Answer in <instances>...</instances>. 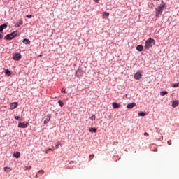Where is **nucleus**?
I'll list each match as a JSON object with an SVG mask.
<instances>
[{
    "label": "nucleus",
    "mask_w": 179,
    "mask_h": 179,
    "mask_svg": "<svg viewBox=\"0 0 179 179\" xmlns=\"http://www.w3.org/2000/svg\"><path fill=\"white\" fill-rule=\"evenodd\" d=\"M144 136H149V134H148V133H144Z\"/></svg>",
    "instance_id": "obj_35"
},
{
    "label": "nucleus",
    "mask_w": 179,
    "mask_h": 179,
    "mask_svg": "<svg viewBox=\"0 0 179 179\" xmlns=\"http://www.w3.org/2000/svg\"><path fill=\"white\" fill-rule=\"evenodd\" d=\"M46 153H48V150H46Z\"/></svg>",
    "instance_id": "obj_40"
},
{
    "label": "nucleus",
    "mask_w": 179,
    "mask_h": 179,
    "mask_svg": "<svg viewBox=\"0 0 179 179\" xmlns=\"http://www.w3.org/2000/svg\"><path fill=\"white\" fill-rule=\"evenodd\" d=\"M93 157H94V155H90V160L93 159Z\"/></svg>",
    "instance_id": "obj_30"
},
{
    "label": "nucleus",
    "mask_w": 179,
    "mask_h": 179,
    "mask_svg": "<svg viewBox=\"0 0 179 179\" xmlns=\"http://www.w3.org/2000/svg\"><path fill=\"white\" fill-rule=\"evenodd\" d=\"M108 16H110V13L107 12H103V19H108Z\"/></svg>",
    "instance_id": "obj_12"
},
{
    "label": "nucleus",
    "mask_w": 179,
    "mask_h": 179,
    "mask_svg": "<svg viewBox=\"0 0 179 179\" xmlns=\"http://www.w3.org/2000/svg\"><path fill=\"white\" fill-rule=\"evenodd\" d=\"M10 34L13 36V38H15V37H16V36H17V31H15L10 33Z\"/></svg>",
    "instance_id": "obj_17"
},
{
    "label": "nucleus",
    "mask_w": 179,
    "mask_h": 179,
    "mask_svg": "<svg viewBox=\"0 0 179 179\" xmlns=\"http://www.w3.org/2000/svg\"><path fill=\"white\" fill-rule=\"evenodd\" d=\"M38 174H41V175L44 174V171H43V170L39 171L38 172Z\"/></svg>",
    "instance_id": "obj_29"
},
{
    "label": "nucleus",
    "mask_w": 179,
    "mask_h": 179,
    "mask_svg": "<svg viewBox=\"0 0 179 179\" xmlns=\"http://www.w3.org/2000/svg\"><path fill=\"white\" fill-rule=\"evenodd\" d=\"M12 169H10V167H5L4 168V171H7V172H9Z\"/></svg>",
    "instance_id": "obj_26"
},
{
    "label": "nucleus",
    "mask_w": 179,
    "mask_h": 179,
    "mask_svg": "<svg viewBox=\"0 0 179 179\" xmlns=\"http://www.w3.org/2000/svg\"><path fill=\"white\" fill-rule=\"evenodd\" d=\"M90 119H91L92 121H94V120H96V115H92Z\"/></svg>",
    "instance_id": "obj_28"
},
{
    "label": "nucleus",
    "mask_w": 179,
    "mask_h": 179,
    "mask_svg": "<svg viewBox=\"0 0 179 179\" xmlns=\"http://www.w3.org/2000/svg\"><path fill=\"white\" fill-rule=\"evenodd\" d=\"M172 87H179V83L172 84Z\"/></svg>",
    "instance_id": "obj_23"
},
{
    "label": "nucleus",
    "mask_w": 179,
    "mask_h": 179,
    "mask_svg": "<svg viewBox=\"0 0 179 179\" xmlns=\"http://www.w3.org/2000/svg\"><path fill=\"white\" fill-rule=\"evenodd\" d=\"M48 150L54 151V150H52V148H48Z\"/></svg>",
    "instance_id": "obj_37"
},
{
    "label": "nucleus",
    "mask_w": 179,
    "mask_h": 179,
    "mask_svg": "<svg viewBox=\"0 0 179 179\" xmlns=\"http://www.w3.org/2000/svg\"><path fill=\"white\" fill-rule=\"evenodd\" d=\"M90 132L96 134V132H97V129H96V128H90Z\"/></svg>",
    "instance_id": "obj_18"
},
{
    "label": "nucleus",
    "mask_w": 179,
    "mask_h": 179,
    "mask_svg": "<svg viewBox=\"0 0 179 179\" xmlns=\"http://www.w3.org/2000/svg\"><path fill=\"white\" fill-rule=\"evenodd\" d=\"M166 6L165 4L162 3L160 4L157 8H156V17H159V15H162L163 13V10H164V7Z\"/></svg>",
    "instance_id": "obj_2"
},
{
    "label": "nucleus",
    "mask_w": 179,
    "mask_h": 179,
    "mask_svg": "<svg viewBox=\"0 0 179 179\" xmlns=\"http://www.w3.org/2000/svg\"><path fill=\"white\" fill-rule=\"evenodd\" d=\"M27 127H29V122H20L18 124V128H27Z\"/></svg>",
    "instance_id": "obj_5"
},
{
    "label": "nucleus",
    "mask_w": 179,
    "mask_h": 179,
    "mask_svg": "<svg viewBox=\"0 0 179 179\" xmlns=\"http://www.w3.org/2000/svg\"><path fill=\"white\" fill-rule=\"evenodd\" d=\"M26 17H27V19H31V17H33V15H27Z\"/></svg>",
    "instance_id": "obj_31"
},
{
    "label": "nucleus",
    "mask_w": 179,
    "mask_h": 179,
    "mask_svg": "<svg viewBox=\"0 0 179 179\" xmlns=\"http://www.w3.org/2000/svg\"><path fill=\"white\" fill-rule=\"evenodd\" d=\"M137 51L141 52L143 50V46L142 45H139L136 47Z\"/></svg>",
    "instance_id": "obj_15"
},
{
    "label": "nucleus",
    "mask_w": 179,
    "mask_h": 179,
    "mask_svg": "<svg viewBox=\"0 0 179 179\" xmlns=\"http://www.w3.org/2000/svg\"><path fill=\"white\" fill-rule=\"evenodd\" d=\"M22 24H23V21H20L19 23H17L15 24L16 27H20V26H22Z\"/></svg>",
    "instance_id": "obj_22"
},
{
    "label": "nucleus",
    "mask_w": 179,
    "mask_h": 179,
    "mask_svg": "<svg viewBox=\"0 0 179 179\" xmlns=\"http://www.w3.org/2000/svg\"><path fill=\"white\" fill-rule=\"evenodd\" d=\"M169 94V92L167 91H162L160 92V96H166V94Z\"/></svg>",
    "instance_id": "obj_21"
},
{
    "label": "nucleus",
    "mask_w": 179,
    "mask_h": 179,
    "mask_svg": "<svg viewBox=\"0 0 179 179\" xmlns=\"http://www.w3.org/2000/svg\"><path fill=\"white\" fill-rule=\"evenodd\" d=\"M59 145H61V143L57 142L56 145H55V149H59Z\"/></svg>",
    "instance_id": "obj_27"
},
{
    "label": "nucleus",
    "mask_w": 179,
    "mask_h": 179,
    "mask_svg": "<svg viewBox=\"0 0 179 179\" xmlns=\"http://www.w3.org/2000/svg\"><path fill=\"white\" fill-rule=\"evenodd\" d=\"M17 106H18L17 102H13V103H10V108L12 110H15V108H17Z\"/></svg>",
    "instance_id": "obj_7"
},
{
    "label": "nucleus",
    "mask_w": 179,
    "mask_h": 179,
    "mask_svg": "<svg viewBox=\"0 0 179 179\" xmlns=\"http://www.w3.org/2000/svg\"><path fill=\"white\" fill-rule=\"evenodd\" d=\"M8 27L7 24H3L2 25H0V33L3 31V29H6Z\"/></svg>",
    "instance_id": "obj_9"
},
{
    "label": "nucleus",
    "mask_w": 179,
    "mask_h": 179,
    "mask_svg": "<svg viewBox=\"0 0 179 179\" xmlns=\"http://www.w3.org/2000/svg\"><path fill=\"white\" fill-rule=\"evenodd\" d=\"M136 106V103L135 102H133L131 103H128L127 105V108L131 109V108H134V107Z\"/></svg>",
    "instance_id": "obj_6"
},
{
    "label": "nucleus",
    "mask_w": 179,
    "mask_h": 179,
    "mask_svg": "<svg viewBox=\"0 0 179 179\" xmlns=\"http://www.w3.org/2000/svg\"><path fill=\"white\" fill-rule=\"evenodd\" d=\"M179 103H178V101L176 100V101H173V103H172V107H178Z\"/></svg>",
    "instance_id": "obj_13"
},
{
    "label": "nucleus",
    "mask_w": 179,
    "mask_h": 179,
    "mask_svg": "<svg viewBox=\"0 0 179 179\" xmlns=\"http://www.w3.org/2000/svg\"><path fill=\"white\" fill-rule=\"evenodd\" d=\"M155 1H159V0H155Z\"/></svg>",
    "instance_id": "obj_42"
},
{
    "label": "nucleus",
    "mask_w": 179,
    "mask_h": 179,
    "mask_svg": "<svg viewBox=\"0 0 179 179\" xmlns=\"http://www.w3.org/2000/svg\"><path fill=\"white\" fill-rule=\"evenodd\" d=\"M2 38H3V35L0 34V40H2Z\"/></svg>",
    "instance_id": "obj_34"
},
{
    "label": "nucleus",
    "mask_w": 179,
    "mask_h": 179,
    "mask_svg": "<svg viewBox=\"0 0 179 179\" xmlns=\"http://www.w3.org/2000/svg\"><path fill=\"white\" fill-rule=\"evenodd\" d=\"M58 103H59L60 107H64V102H62V101L59 100Z\"/></svg>",
    "instance_id": "obj_24"
},
{
    "label": "nucleus",
    "mask_w": 179,
    "mask_h": 179,
    "mask_svg": "<svg viewBox=\"0 0 179 179\" xmlns=\"http://www.w3.org/2000/svg\"><path fill=\"white\" fill-rule=\"evenodd\" d=\"M15 120H17L18 121H23V119L21 118V117H19V116H15Z\"/></svg>",
    "instance_id": "obj_25"
},
{
    "label": "nucleus",
    "mask_w": 179,
    "mask_h": 179,
    "mask_svg": "<svg viewBox=\"0 0 179 179\" xmlns=\"http://www.w3.org/2000/svg\"><path fill=\"white\" fill-rule=\"evenodd\" d=\"M142 78V73H141V71H138L134 74V79L136 80H139Z\"/></svg>",
    "instance_id": "obj_4"
},
{
    "label": "nucleus",
    "mask_w": 179,
    "mask_h": 179,
    "mask_svg": "<svg viewBox=\"0 0 179 179\" xmlns=\"http://www.w3.org/2000/svg\"><path fill=\"white\" fill-rule=\"evenodd\" d=\"M13 156L16 159H19L20 157V152H17L15 154H13Z\"/></svg>",
    "instance_id": "obj_14"
},
{
    "label": "nucleus",
    "mask_w": 179,
    "mask_h": 179,
    "mask_svg": "<svg viewBox=\"0 0 179 179\" xmlns=\"http://www.w3.org/2000/svg\"><path fill=\"white\" fill-rule=\"evenodd\" d=\"M22 42L24 43V44H30V40L29 39H23Z\"/></svg>",
    "instance_id": "obj_20"
},
{
    "label": "nucleus",
    "mask_w": 179,
    "mask_h": 179,
    "mask_svg": "<svg viewBox=\"0 0 179 179\" xmlns=\"http://www.w3.org/2000/svg\"><path fill=\"white\" fill-rule=\"evenodd\" d=\"M31 169V166H25V170H30Z\"/></svg>",
    "instance_id": "obj_32"
},
{
    "label": "nucleus",
    "mask_w": 179,
    "mask_h": 179,
    "mask_svg": "<svg viewBox=\"0 0 179 179\" xmlns=\"http://www.w3.org/2000/svg\"><path fill=\"white\" fill-rule=\"evenodd\" d=\"M13 38L12 36V35L10 34H7L5 37H4V40H12Z\"/></svg>",
    "instance_id": "obj_10"
},
{
    "label": "nucleus",
    "mask_w": 179,
    "mask_h": 179,
    "mask_svg": "<svg viewBox=\"0 0 179 179\" xmlns=\"http://www.w3.org/2000/svg\"><path fill=\"white\" fill-rule=\"evenodd\" d=\"M151 6H152V7H153V6H155L153 5V3H151Z\"/></svg>",
    "instance_id": "obj_39"
},
{
    "label": "nucleus",
    "mask_w": 179,
    "mask_h": 179,
    "mask_svg": "<svg viewBox=\"0 0 179 179\" xmlns=\"http://www.w3.org/2000/svg\"><path fill=\"white\" fill-rule=\"evenodd\" d=\"M138 117H145L146 114L145 112H140L138 113Z\"/></svg>",
    "instance_id": "obj_19"
},
{
    "label": "nucleus",
    "mask_w": 179,
    "mask_h": 179,
    "mask_svg": "<svg viewBox=\"0 0 179 179\" xmlns=\"http://www.w3.org/2000/svg\"><path fill=\"white\" fill-rule=\"evenodd\" d=\"M36 177H37V175H36Z\"/></svg>",
    "instance_id": "obj_41"
},
{
    "label": "nucleus",
    "mask_w": 179,
    "mask_h": 179,
    "mask_svg": "<svg viewBox=\"0 0 179 179\" xmlns=\"http://www.w3.org/2000/svg\"><path fill=\"white\" fill-rule=\"evenodd\" d=\"M50 120H51V115L48 114L47 115L46 120L44 121L43 124H48L50 122Z\"/></svg>",
    "instance_id": "obj_8"
},
{
    "label": "nucleus",
    "mask_w": 179,
    "mask_h": 179,
    "mask_svg": "<svg viewBox=\"0 0 179 179\" xmlns=\"http://www.w3.org/2000/svg\"><path fill=\"white\" fill-rule=\"evenodd\" d=\"M63 93H66V90H63Z\"/></svg>",
    "instance_id": "obj_38"
},
{
    "label": "nucleus",
    "mask_w": 179,
    "mask_h": 179,
    "mask_svg": "<svg viewBox=\"0 0 179 179\" xmlns=\"http://www.w3.org/2000/svg\"><path fill=\"white\" fill-rule=\"evenodd\" d=\"M20 59H22V55L20 53H15L13 55L14 61H20Z\"/></svg>",
    "instance_id": "obj_3"
},
{
    "label": "nucleus",
    "mask_w": 179,
    "mask_h": 179,
    "mask_svg": "<svg viewBox=\"0 0 179 179\" xmlns=\"http://www.w3.org/2000/svg\"><path fill=\"white\" fill-rule=\"evenodd\" d=\"M113 108H120V106L119 103H117L116 102H113L112 103Z\"/></svg>",
    "instance_id": "obj_11"
},
{
    "label": "nucleus",
    "mask_w": 179,
    "mask_h": 179,
    "mask_svg": "<svg viewBox=\"0 0 179 179\" xmlns=\"http://www.w3.org/2000/svg\"><path fill=\"white\" fill-rule=\"evenodd\" d=\"M155 44V39L150 38L148 40H146L145 43V49L149 50V48L153 47Z\"/></svg>",
    "instance_id": "obj_1"
},
{
    "label": "nucleus",
    "mask_w": 179,
    "mask_h": 179,
    "mask_svg": "<svg viewBox=\"0 0 179 179\" xmlns=\"http://www.w3.org/2000/svg\"><path fill=\"white\" fill-rule=\"evenodd\" d=\"M5 74L6 75V76H10V75H12V72H10V71H9L8 69H6Z\"/></svg>",
    "instance_id": "obj_16"
},
{
    "label": "nucleus",
    "mask_w": 179,
    "mask_h": 179,
    "mask_svg": "<svg viewBox=\"0 0 179 179\" xmlns=\"http://www.w3.org/2000/svg\"><path fill=\"white\" fill-rule=\"evenodd\" d=\"M167 143L170 146L171 145V140L168 141Z\"/></svg>",
    "instance_id": "obj_33"
},
{
    "label": "nucleus",
    "mask_w": 179,
    "mask_h": 179,
    "mask_svg": "<svg viewBox=\"0 0 179 179\" xmlns=\"http://www.w3.org/2000/svg\"><path fill=\"white\" fill-rule=\"evenodd\" d=\"M94 2H96V3H99V0H94Z\"/></svg>",
    "instance_id": "obj_36"
}]
</instances>
